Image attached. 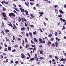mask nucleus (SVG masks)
Wrapping results in <instances>:
<instances>
[{"mask_svg": "<svg viewBox=\"0 0 66 66\" xmlns=\"http://www.w3.org/2000/svg\"><path fill=\"white\" fill-rule=\"evenodd\" d=\"M9 15L10 17L13 16V17H15L16 16V15L12 12L10 13Z\"/></svg>", "mask_w": 66, "mask_h": 66, "instance_id": "obj_1", "label": "nucleus"}, {"mask_svg": "<svg viewBox=\"0 0 66 66\" xmlns=\"http://www.w3.org/2000/svg\"><path fill=\"white\" fill-rule=\"evenodd\" d=\"M39 43H40L41 44H43V41L42 39L40 38H39Z\"/></svg>", "mask_w": 66, "mask_h": 66, "instance_id": "obj_2", "label": "nucleus"}, {"mask_svg": "<svg viewBox=\"0 0 66 66\" xmlns=\"http://www.w3.org/2000/svg\"><path fill=\"white\" fill-rule=\"evenodd\" d=\"M21 57H22V58H26V56L24 55V54L22 53L21 54Z\"/></svg>", "mask_w": 66, "mask_h": 66, "instance_id": "obj_3", "label": "nucleus"}, {"mask_svg": "<svg viewBox=\"0 0 66 66\" xmlns=\"http://www.w3.org/2000/svg\"><path fill=\"white\" fill-rule=\"evenodd\" d=\"M2 15L4 17H7V16L6 15V14L4 12H3L2 13Z\"/></svg>", "mask_w": 66, "mask_h": 66, "instance_id": "obj_4", "label": "nucleus"}, {"mask_svg": "<svg viewBox=\"0 0 66 66\" xmlns=\"http://www.w3.org/2000/svg\"><path fill=\"white\" fill-rule=\"evenodd\" d=\"M38 51L40 52V53L41 54H43L44 53V51H43L42 50H39Z\"/></svg>", "mask_w": 66, "mask_h": 66, "instance_id": "obj_5", "label": "nucleus"}, {"mask_svg": "<svg viewBox=\"0 0 66 66\" xmlns=\"http://www.w3.org/2000/svg\"><path fill=\"white\" fill-rule=\"evenodd\" d=\"M51 41H48V43L47 44V46L48 47H50L51 46Z\"/></svg>", "mask_w": 66, "mask_h": 66, "instance_id": "obj_6", "label": "nucleus"}, {"mask_svg": "<svg viewBox=\"0 0 66 66\" xmlns=\"http://www.w3.org/2000/svg\"><path fill=\"white\" fill-rule=\"evenodd\" d=\"M59 42H57L56 41L55 43V45L56 47H58V45H59Z\"/></svg>", "mask_w": 66, "mask_h": 66, "instance_id": "obj_7", "label": "nucleus"}, {"mask_svg": "<svg viewBox=\"0 0 66 66\" xmlns=\"http://www.w3.org/2000/svg\"><path fill=\"white\" fill-rule=\"evenodd\" d=\"M19 9H20V10L21 11L22 13H23V12H24V9L20 8H19Z\"/></svg>", "mask_w": 66, "mask_h": 66, "instance_id": "obj_8", "label": "nucleus"}, {"mask_svg": "<svg viewBox=\"0 0 66 66\" xmlns=\"http://www.w3.org/2000/svg\"><path fill=\"white\" fill-rule=\"evenodd\" d=\"M6 39V42H7L9 41V42L10 43V40L9 39H7V38L6 37H5Z\"/></svg>", "mask_w": 66, "mask_h": 66, "instance_id": "obj_9", "label": "nucleus"}, {"mask_svg": "<svg viewBox=\"0 0 66 66\" xmlns=\"http://www.w3.org/2000/svg\"><path fill=\"white\" fill-rule=\"evenodd\" d=\"M13 26L14 27H13V29H17V27L15 24H13Z\"/></svg>", "mask_w": 66, "mask_h": 66, "instance_id": "obj_10", "label": "nucleus"}, {"mask_svg": "<svg viewBox=\"0 0 66 66\" xmlns=\"http://www.w3.org/2000/svg\"><path fill=\"white\" fill-rule=\"evenodd\" d=\"M34 42H35L36 43H37V42L38 40H37L36 39V38H34Z\"/></svg>", "mask_w": 66, "mask_h": 66, "instance_id": "obj_11", "label": "nucleus"}, {"mask_svg": "<svg viewBox=\"0 0 66 66\" xmlns=\"http://www.w3.org/2000/svg\"><path fill=\"white\" fill-rule=\"evenodd\" d=\"M25 30H26V28L25 27H22L21 28V30L22 31H23Z\"/></svg>", "mask_w": 66, "mask_h": 66, "instance_id": "obj_12", "label": "nucleus"}, {"mask_svg": "<svg viewBox=\"0 0 66 66\" xmlns=\"http://www.w3.org/2000/svg\"><path fill=\"white\" fill-rule=\"evenodd\" d=\"M29 35H30V37H33V35H32V33L31 32H30L29 33Z\"/></svg>", "mask_w": 66, "mask_h": 66, "instance_id": "obj_13", "label": "nucleus"}, {"mask_svg": "<svg viewBox=\"0 0 66 66\" xmlns=\"http://www.w3.org/2000/svg\"><path fill=\"white\" fill-rule=\"evenodd\" d=\"M21 20V17H19V18L18 19V21L19 22H20Z\"/></svg>", "mask_w": 66, "mask_h": 66, "instance_id": "obj_14", "label": "nucleus"}, {"mask_svg": "<svg viewBox=\"0 0 66 66\" xmlns=\"http://www.w3.org/2000/svg\"><path fill=\"white\" fill-rule=\"evenodd\" d=\"M24 3L27 6H29V3H27H27H26V2H25Z\"/></svg>", "mask_w": 66, "mask_h": 66, "instance_id": "obj_15", "label": "nucleus"}, {"mask_svg": "<svg viewBox=\"0 0 66 66\" xmlns=\"http://www.w3.org/2000/svg\"><path fill=\"white\" fill-rule=\"evenodd\" d=\"M14 10H15L16 11H17V12H18L19 11V10H18V8L15 7L14 8Z\"/></svg>", "mask_w": 66, "mask_h": 66, "instance_id": "obj_16", "label": "nucleus"}, {"mask_svg": "<svg viewBox=\"0 0 66 66\" xmlns=\"http://www.w3.org/2000/svg\"><path fill=\"white\" fill-rule=\"evenodd\" d=\"M59 12L60 13H61V14H64V12H63V11H62V10H59Z\"/></svg>", "mask_w": 66, "mask_h": 66, "instance_id": "obj_17", "label": "nucleus"}, {"mask_svg": "<svg viewBox=\"0 0 66 66\" xmlns=\"http://www.w3.org/2000/svg\"><path fill=\"white\" fill-rule=\"evenodd\" d=\"M26 36L27 37H29L30 36V35H29V33H26Z\"/></svg>", "mask_w": 66, "mask_h": 66, "instance_id": "obj_18", "label": "nucleus"}, {"mask_svg": "<svg viewBox=\"0 0 66 66\" xmlns=\"http://www.w3.org/2000/svg\"><path fill=\"white\" fill-rule=\"evenodd\" d=\"M48 36L49 37L51 38V36H52V34H49L48 35Z\"/></svg>", "mask_w": 66, "mask_h": 66, "instance_id": "obj_19", "label": "nucleus"}, {"mask_svg": "<svg viewBox=\"0 0 66 66\" xmlns=\"http://www.w3.org/2000/svg\"><path fill=\"white\" fill-rule=\"evenodd\" d=\"M55 59H56V60H59H59H60V59H59L58 57H57V56H55Z\"/></svg>", "mask_w": 66, "mask_h": 66, "instance_id": "obj_20", "label": "nucleus"}, {"mask_svg": "<svg viewBox=\"0 0 66 66\" xmlns=\"http://www.w3.org/2000/svg\"><path fill=\"white\" fill-rule=\"evenodd\" d=\"M1 33H2V34L3 35H4V34H5V33H4V32L3 31H2L1 32Z\"/></svg>", "mask_w": 66, "mask_h": 66, "instance_id": "obj_21", "label": "nucleus"}, {"mask_svg": "<svg viewBox=\"0 0 66 66\" xmlns=\"http://www.w3.org/2000/svg\"><path fill=\"white\" fill-rule=\"evenodd\" d=\"M10 31L8 29H6L5 30V32L6 33H9Z\"/></svg>", "mask_w": 66, "mask_h": 66, "instance_id": "obj_22", "label": "nucleus"}, {"mask_svg": "<svg viewBox=\"0 0 66 66\" xmlns=\"http://www.w3.org/2000/svg\"><path fill=\"white\" fill-rule=\"evenodd\" d=\"M40 60H44V58L43 57H41L39 58Z\"/></svg>", "mask_w": 66, "mask_h": 66, "instance_id": "obj_23", "label": "nucleus"}, {"mask_svg": "<svg viewBox=\"0 0 66 66\" xmlns=\"http://www.w3.org/2000/svg\"><path fill=\"white\" fill-rule=\"evenodd\" d=\"M8 50H11V46H9V47H8L7 48Z\"/></svg>", "mask_w": 66, "mask_h": 66, "instance_id": "obj_24", "label": "nucleus"}, {"mask_svg": "<svg viewBox=\"0 0 66 66\" xmlns=\"http://www.w3.org/2000/svg\"><path fill=\"white\" fill-rule=\"evenodd\" d=\"M3 2L5 4H8V2H6L4 1Z\"/></svg>", "mask_w": 66, "mask_h": 66, "instance_id": "obj_25", "label": "nucleus"}, {"mask_svg": "<svg viewBox=\"0 0 66 66\" xmlns=\"http://www.w3.org/2000/svg\"><path fill=\"white\" fill-rule=\"evenodd\" d=\"M30 4L31 6H32V5H34V3L33 2H30Z\"/></svg>", "mask_w": 66, "mask_h": 66, "instance_id": "obj_26", "label": "nucleus"}, {"mask_svg": "<svg viewBox=\"0 0 66 66\" xmlns=\"http://www.w3.org/2000/svg\"><path fill=\"white\" fill-rule=\"evenodd\" d=\"M3 11H5L6 10V9L4 7H3Z\"/></svg>", "mask_w": 66, "mask_h": 66, "instance_id": "obj_27", "label": "nucleus"}, {"mask_svg": "<svg viewBox=\"0 0 66 66\" xmlns=\"http://www.w3.org/2000/svg\"><path fill=\"white\" fill-rule=\"evenodd\" d=\"M30 61H34V60H35V59L34 58H31L30 59Z\"/></svg>", "mask_w": 66, "mask_h": 66, "instance_id": "obj_28", "label": "nucleus"}, {"mask_svg": "<svg viewBox=\"0 0 66 66\" xmlns=\"http://www.w3.org/2000/svg\"><path fill=\"white\" fill-rule=\"evenodd\" d=\"M5 49L4 50V51H7V48L6 47L5 48Z\"/></svg>", "mask_w": 66, "mask_h": 66, "instance_id": "obj_29", "label": "nucleus"}, {"mask_svg": "<svg viewBox=\"0 0 66 66\" xmlns=\"http://www.w3.org/2000/svg\"><path fill=\"white\" fill-rule=\"evenodd\" d=\"M14 47H15V48H17V47H18V45H17L15 44L14 46Z\"/></svg>", "mask_w": 66, "mask_h": 66, "instance_id": "obj_30", "label": "nucleus"}, {"mask_svg": "<svg viewBox=\"0 0 66 66\" xmlns=\"http://www.w3.org/2000/svg\"><path fill=\"white\" fill-rule=\"evenodd\" d=\"M60 61H64V58H62L61 60H60Z\"/></svg>", "mask_w": 66, "mask_h": 66, "instance_id": "obj_31", "label": "nucleus"}, {"mask_svg": "<svg viewBox=\"0 0 66 66\" xmlns=\"http://www.w3.org/2000/svg\"><path fill=\"white\" fill-rule=\"evenodd\" d=\"M63 28L62 29V30H64V29H66V28H65V27H64V26H63Z\"/></svg>", "mask_w": 66, "mask_h": 66, "instance_id": "obj_32", "label": "nucleus"}, {"mask_svg": "<svg viewBox=\"0 0 66 66\" xmlns=\"http://www.w3.org/2000/svg\"><path fill=\"white\" fill-rule=\"evenodd\" d=\"M51 41H53V40H54V38H51Z\"/></svg>", "mask_w": 66, "mask_h": 66, "instance_id": "obj_33", "label": "nucleus"}, {"mask_svg": "<svg viewBox=\"0 0 66 66\" xmlns=\"http://www.w3.org/2000/svg\"><path fill=\"white\" fill-rule=\"evenodd\" d=\"M55 36H57V32H56L55 33Z\"/></svg>", "mask_w": 66, "mask_h": 66, "instance_id": "obj_34", "label": "nucleus"}, {"mask_svg": "<svg viewBox=\"0 0 66 66\" xmlns=\"http://www.w3.org/2000/svg\"><path fill=\"white\" fill-rule=\"evenodd\" d=\"M25 42L27 43H28V40H27V38H25Z\"/></svg>", "mask_w": 66, "mask_h": 66, "instance_id": "obj_35", "label": "nucleus"}, {"mask_svg": "<svg viewBox=\"0 0 66 66\" xmlns=\"http://www.w3.org/2000/svg\"><path fill=\"white\" fill-rule=\"evenodd\" d=\"M30 15L31 16V17H32V18H34V17H35V16H34V15H33L32 14H31Z\"/></svg>", "mask_w": 66, "mask_h": 66, "instance_id": "obj_36", "label": "nucleus"}, {"mask_svg": "<svg viewBox=\"0 0 66 66\" xmlns=\"http://www.w3.org/2000/svg\"><path fill=\"white\" fill-rule=\"evenodd\" d=\"M39 13L40 14H41V15H43V14H44V12H39Z\"/></svg>", "mask_w": 66, "mask_h": 66, "instance_id": "obj_37", "label": "nucleus"}, {"mask_svg": "<svg viewBox=\"0 0 66 66\" xmlns=\"http://www.w3.org/2000/svg\"><path fill=\"white\" fill-rule=\"evenodd\" d=\"M58 17H62V15L61 14H60V15H59L58 16Z\"/></svg>", "mask_w": 66, "mask_h": 66, "instance_id": "obj_38", "label": "nucleus"}, {"mask_svg": "<svg viewBox=\"0 0 66 66\" xmlns=\"http://www.w3.org/2000/svg\"><path fill=\"white\" fill-rule=\"evenodd\" d=\"M23 19L24 20V21H25V22H27V20H26V19L25 18H23Z\"/></svg>", "mask_w": 66, "mask_h": 66, "instance_id": "obj_39", "label": "nucleus"}, {"mask_svg": "<svg viewBox=\"0 0 66 66\" xmlns=\"http://www.w3.org/2000/svg\"><path fill=\"white\" fill-rule=\"evenodd\" d=\"M36 31H35V32H34L33 34H34V35H35V34H36Z\"/></svg>", "mask_w": 66, "mask_h": 66, "instance_id": "obj_40", "label": "nucleus"}, {"mask_svg": "<svg viewBox=\"0 0 66 66\" xmlns=\"http://www.w3.org/2000/svg\"><path fill=\"white\" fill-rule=\"evenodd\" d=\"M29 45H28V44H27L26 45V46H25V47L27 48V47H29Z\"/></svg>", "mask_w": 66, "mask_h": 66, "instance_id": "obj_41", "label": "nucleus"}, {"mask_svg": "<svg viewBox=\"0 0 66 66\" xmlns=\"http://www.w3.org/2000/svg\"><path fill=\"white\" fill-rule=\"evenodd\" d=\"M35 59H36V60L37 61H39V60H38V58H36V57H34Z\"/></svg>", "mask_w": 66, "mask_h": 66, "instance_id": "obj_42", "label": "nucleus"}, {"mask_svg": "<svg viewBox=\"0 0 66 66\" xmlns=\"http://www.w3.org/2000/svg\"><path fill=\"white\" fill-rule=\"evenodd\" d=\"M2 27H5V26L4 24V23L3 22H2Z\"/></svg>", "mask_w": 66, "mask_h": 66, "instance_id": "obj_43", "label": "nucleus"}, {"mask_svg": "<svg viewBox=\"0 0 66 66\" xmlns=\"http://www.w3.org/2000/svg\"><path fill=\"white\" fill-rule=\"evenodd\" d=\"M13 5L14 6V7H17L16 6V5L15 4H13Z\"/></svg>", "mask_w": 66, "mask_h": 66, "instance_id": "obj_44", "label": "nucleus"}, {"mask_svg": "<svg viewBox=\"0 0 66 66\" xmlns=\"http://www.w3.org/2000/svg\"><path fill=\"white\" fill-rule=\"evenodd\" d=\"M17 40H20V41L21 40V39L20 38H19L17 39Z\"/></svg>", "mask_w": 66, "mask_h": 66, "instance_id": "obj_45", "label": "nucleus"}, {"mask_svg": "<svg viewBox=\"0 0 66 66\" xmlns=\"http://www.w3.org/2000/svg\"><path fill=\"white\" fill-rule=\"evenodd\" d=\"M30 42H31V44H34V42H33V41H32V40H31H31Z\"/></svg>", "mask_w": 66, "mask_h": 66, "instance_id": "obj_46", "label": "nucleus"}, {"mask_svg": "<svg viewBox=\"0 0 66 66\" xmlns=\"http://www.w3.org/2000/svg\"><path fill=\"white\" fill-rule=\"evenodd\" d=\"M12 52H16V50L15 49H14L12 50Z\"/></svg>", "mask_w": 66, "mask_h": 66, "instance_id": "obj_47", "label": "nucleus"}, {"mask_svg": "<svg viewBox=\"0 0 66 66\" xmlns=\"http://www.w3.org/2000/svg\"><path fill=\"white\" fill-rule=\"evenodd\" d=\"M35 57H36L37 58V54H35Z\"/></svg>", "mask_w": 66, "mask_h": 66, "instance_id": "obj_48", "label": "nucleus"}, {"mask_svg": "<svg viewBox=\"0 0 66 66\" xmlns=\"http://www.w3.org/2000/svg\"><path fill=\"white\" fill-rule=\"evenodd\" d=\"M39 30H40V32H42V33H43V30H42V29H41V28L39 29Z\"/></svg>", "mask_w": 66, "mask_h": 66, "instance_id": "obj_49", "label": "nucleus"}, {"mask_svg": "<svg viewBox=\"0 0 66 66\" xmlns=\"http://www.w3.org/2000/svg\"><path fill=\"white\" fill-rule=\"evenodd\" d=\"M52 46H53V47H55V44H54V43H53L52 44Z\"/></svg>", "mask_w": 66, "mask_h": 66, "instance_id": "obj_50", "label": "nucleus"}, {"mask_svg": "<svg viewBox=\"0 0 66 66\" xmlns=\"http://www.w3.org/2000/svg\"><path fill=\"white\" fill-rule=\"evenodd\" d=\"M31 46H32V47H36V45H32Z\"/></svg>", "mask_w": 66, "mask_h": 66, "instance_id": "obj_51", "label": "nucleus"}, {"mask_svg": "<svg viewBox=\"0 0 66 66\" xmlns=\"http://www.w3.org/2000/svg\"><path fill=\"white\" fill-rule=\"evenodd\" d=\"M49 57H51V58H52V55H49Z\"/></svg>", "mask_w": 66, "mask_h": 66, "instance_id": "obj_52", "label": "nucleus"}, {"mask_svg": "<svg viewBox=\"0 0 66 66\" xmlns=\"http://www.w3.org/2000/svg\"><path fill=\"white\" fill-rule=\"evenodd\" d=\"M30 26L31 27H32V28L34 27V26L33 25H30Z\"/></svg>", "mask_w": 66, "mask_h": 66, "instance_id": "obj_53", "label": "nucleus"}, {"mask_svg": "<svg viewBox=\"0 0 66 66\" xmlns=\"http://www.w3.org/2000/svg\"><path fill=\"white\" fill-rule=\"evenodd\" d=\"M8 25L9 26H12V23H10V24H8Z\"/></svg>", "mask_w": 66, "mask_h": 66, "instance_id": "obj_54", "label": "nucleus"}, {"mask_svg": "<svg viewBox=\"0 0 66 66\" xmlns=\"http://www.w3.org/2000/svg\"><path fill=\"white\" fill-rule=\"evenodd\" d=\"M13 12L14 13H16V14H17V12H16L15 10H14Z\"/></svg>", "mask_w": 66, "mask_h": 66, "instance_id": "obj_55", "label": "nucleus"}, {"mask_svg": "<svg viewBox=\"0 0 66 66\" xmlns=\"http://www.w3.org/2000/svg\"><path fill=\"white\" fill-rule=\"evenodd\" d=\"M44 24L45 27H46V23L45 22H44Z\"/></svg>", "mask_w": 66, "mask_h": 66, "instance_id": "obj_56", "label": "nucleus"}, {"mask_svg": "<svg viewBox=\"0 0 66 66\" xmlns=\"http://www.w3.org/2000/svg\"><path fill=\"white\" fill-rule=\"evenodd\" d=\"M21 33L22 34H24V31L21 32Z\"/></svg>", "mask_w": 66, "mask_h": 66, "instance_id": "obj_57", "label": "nucleus"}, {"mask_svg": "<svg viewBox=\"0 0 66 66\" xmlns=\"http://www.w3.org/2000/svg\"><path fill=\"white\" fill-rule=\"evenodd\" d=\"M58 6L57 5H55V6H54V7L55 8H56V7H57Z\"/></svg>", "mask_w": 66, "mask_h": 66, "instance_id": "obj_58", "label": "nucleus"}, {"mask_svg": "<svg viewBox=\"0 0 66 66\" xmlns=\"http://www.w3.org/2000/svg\"><path fill=\"white\" fill-rule=\"evenodd\" d=\"M24 40H23V42H22V45H24Z\"/></svg>", "mask_w": 66, "mask_h": 66, "instance_id": "obj_59", "label": "nucleus"}, {"mask_svg": "<svg viewBox=\"0 0 66 66\" xmlns=\"http://www.w3.org/2000/svg\"><path fill=\"white\" fill-rule=\"evenodd\" d=\"M36 47H34V48H33V49H34V50L35 51H36Z\"/></svg>", "mask_w": 66, "mask_h": 66, "instance_id": "obj_60", "label": "nucleus"}, {"mask_svg": "<svg viewBox=\"0 0 66 66\" xmlns=\"http://www.w3.org/2000/svg\"><path fill=\"white\" fill-rule=\"evenodd\" d=\"M39 47L40 48V47H43V46L42 45H39Z\"/></svg>", "mask_w": 66, "mask_h": 66, "instance_id": "obj_61", "label": "nucleus"}, {"mask_svg": "<svg viewBox=\"0 0 66 66\" xmlns=\"http://www.w3.org/2000/svg\"><path fill=\"white\" fill-rule=\"evenodd\" d=\"M11 62V64H12L13 63V61H12V60H10Z\"/></svg>", "mask_w": 66, "mask_h": 66, "instance_id": "obj_62", "label": "nucleus"}, {"mask_svg": "<svg viewBox=\"0 0 66 66\" xmlns=\"http://www.w3.org/2000/svg\"><path fill=\"white\" fill-rule=\"evenodd\" d=\"M18 6L20 7H22V6H21L20 5H19Z\"/></svg>", "mask_w": 66, "mask_h": 66, "instance_id": "obj_63", "label": "nucleus"}, {"mask_svg": "<svg viewBox=\"0 0 66 66\" xmlns=\"http://www.w3.org/2000/svg\"><path fill=\"white\" fill-rule=\"evenodd\" d=\"M52 62H55V61H56L55 60H54V59H53V60H52Z\"/></svg>", "mask_w": 66, "mask_h": 66, "instance_id": "obj_64", "label": "nucleus"}]
</instances>
